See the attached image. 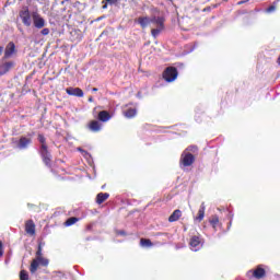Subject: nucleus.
Instances as JSON below:
<instances>
[{
	"label": "nucleus",
	"mask_w": 280,
	"mask_h": 280,
	"mask_svg": "<svg viewBox=\"0 0 280 280\" xmlns=\"http://www.w3.org/2000/svg\"><path fill=\"white\" fill-rule=\"evenodd\" d=\"M38 141L42 144L40 147V156L43 159V162L47 167H51V153H49V150L47 149V144L45 143L46 139L45 136L38 135Z\"/></svg>",
	"instance_id": "nucleus-1"
},
{
	"label": "nucleus",
	"mask_w": 280,
	"mask_h": 280,
	"mask_svg": "<svg viewBox=\"0 0 280 280\" xmlns=\"http://www.w3.org/2000/svg\"><path fill=\"white\" fill-rule=\"evenodd\" d=\"M165 19L163 16H153L152 24L156 26V28H152L151 34L153 38H156L161 31L165 27L164 25Z\"/></svg>",
	"instance_id": "nucleus-2"
},
{
	"label": "nucleus",
	"mask_w": 280,
	"mask_h": 280,
	"mask_svg": "<svg viewBox=\"0 0 280 280\" xmlns=\"http://www.w3.org/2000/svg\"><path fill=\"white\" fill-rule=\"evenodd\" d=\"M166 82H174L178 78V70L175 67H168L163 72Z\"/></svg>",
	"instance_id": "nucleus-3"
},
{
	"label": "nucleus",
	"mask_w": 280,
	"mask_h": 280,
	"mask_svg": "<svg viewBox=\"0 0 280 280\" xmlns=\"http://www.w3.org/2000/svg\"><path fill=\"white\" fill-rule=\"evenodd\" d=\"M194 161H196V158L191 153H187L184 151L180 156V165L183 167H189L194 165Z\"/></svg>",
	"instance_id": "nucleus-4"
},
{
	"label": "nucleus",
	"mask_w": 280,
	"mask_h": 280,
	"mask_svg": "<svg viewBox=\"0 0 280 280\" xmlns=\"http://www.w3.org/2000/svg\"><path fill=\"white\" fill-rule=\"evenodd\" d=\"M33 24L36 30H43L45 27V19L38 14V12H33L32 14Z\"/></svg>",
	"instance_id": "nucleus-5"
},
{
	"label": "nucleus",
	"mask_w": 280,
	"mask_h": 280,
	"mask_svg": "<svg viewBox=\"0 0 280 280\" xmlns=\"http://www.w3.org/2000/svg\"><path fill=\"white\" fill-rule=\"evenodd\" d=\"M190 249L195 253H198L200 248H202V241L200 240V236H192L189 242Z\"/></svg>",
	"instance_id": "nucleus-6"
},
{
	"label": "nucleus",
	"mask_w": 280,
	"mask_h": 280,
	"mask_svg": "<svg viewBox=\"0 0 280 280\" xmlns=\"http://www.w3.org/2000/svg\"><path fill=\"white\" fill-rule=\"evenodd\" d=\"M20 18L22 19V23L26 26L30 27L32 25V15L30 14V10L25 9L20 12Z\"/></svg>",
	"instance_id": "nucleus-7"
},
{
	"label": "nucleus",
	"mask_w": 280,
	"mask_h": 280,
	"mask_svg": "<svg viewBox=\"0 0 280 280\" xmlns=\"http://www.w3.org/2000/svg\"><path fill=\"white\" fill-rule=\"evenodd\" d=\"M31 143H32L31 138L21 137L20 140L16 143V148H19V150H27V148H30Z\"/></svg>",
	"instance_id": "nucleus-8"
},
{
	"label": "nucleus",
	"mask_w": 280,
	"mask_h": 280,
	"mask_svg": "<svg viewBox=\"0 0 280 280\" xmlns=\"http://www.w3.org/2000/svg\"><path fill=\"white\" fill-rule=\"evenodd\" d=\"M66 93L68 95H72L73 97H84V91L80 88H68L66 89Z\"/></svg>",
	"instance_id": "nucleus-9"
},
{
	"label": "nucleus",
	"mask_w": 280,
	"mask_h": 280,
	"mask_svg": "<svg viewBox=\"0 0 280 280\" xmlns=\"http://www.w3.org/2000/svg\"><path fill=\"white\" fill-rule=\"evenodd\" d=\"M248 277H250V275H253V277H255V279H262V277H266V270L264 268H261L260 266H258L256 268V270H249L247 272Z\"/></svg>",
	"instance_id": "nucleus-10"
},
{
	"label": "nucleus",
	"mask_w": 280,
	"mask_h": 280,
	"mask_svg": "<svg viewBox=\"0 0 280 280\" xmlns=\"http://www.w3.org/2000/svg\"><path fill=\"white\" fill-rule=\"evenodd\" d=\"M25 231L28 235H36V224H34L33 220L26 221Z\"/></svg>",
	"instance_id": "nucleus-11"
},
{
	"label": "nucleus",
	"mask_w": 280,
	"mask_h": 280,
	"mask_svg": "<svg viewBox=\"0 0 280 280\" xmlns=\"http://www.w3.org/2000/svg\"><path fill=\"white\" fill-rule=\"evenodd\" d=\"M16 51V46L13 42L9 43L4 50V58H10Z\"/></svg>",
	"instance_id": "nucleus-12"
},
{
	"label": "nucleus",
	"mask_w": 280,
	"mask_h": 280,
	"mask_svg": "<svg viewBox=\"0 0 280 280\" xmlns=\"http://www.w3.org/2000/svg\"><path fill=\"white\" fill-rule=\"evenodd\" d=\"M12 67H14V62L12 61L0 63V75H5V73L12 69Z\"/></svg>",
	"instance_id": "nucleus-13"
},
{
	"label": "nucleus",
	"mask_w": 280,
	"mask_h": 280,
	"mask_svg": "<svg viewBox=\"0 0 280 280\" xmlns=\"http://www.w3.org/2000/svg\"><path fill=\"white\" fill-rule=\"evenodd\" d=\"M207 207L205 206V202L200 205V208L198 210V215L195 218L198 222H202L205 220V211Z\"/></svg>",
	"instance_id": "nucleus-14"
},
{
	"label": "nucleus",
	"mask_w": 280,
	"mask_h": 280,
	"mask_svg": "<svg viewBox=\"0 0 280 280\" xmlns=\"http://www.w3.org/2000/svg\"><path fill=\"white\" fill-rule=\"evenodd\" d=\"M109 197H110V195L108 192H100L96 196V203L102 205V203L106 202V200H108Z\"/></svg>",
	"instance_id": "nucleus-15"
},
{
	"label": "nucleus",
	"mask_w": 280,
	"mask_h": 280,
	"mask_svg": "<svg viewBox=\"0 0 280 280\" xmlns=\"http://www.w3.org/2000/svg\"><path fill=\"white\" fill-rule=\"evenodd\" d=\"M138 23L142 27V30H145V27H148V25H150V23H152V18L151 19L148 16L139 18Z\"/></svg>",
	"instance_id": "nucleus-16"
},
{
	"label": "nucleus",
	"mask_w": 280,
	"mask_h": 280,
	"mask_svg": "<svg viewBox=\"0 0 280 280\" xmlns=\"http://www.w3.org/2000/svg\"><path fill=\"white\" fill-rule=\"evenodd\" d=\"M180 215H183V212L177 209L175 210L168 218V222H178L180 220Z\"/></svg>",
	"instance_id": "nucleus-17"
},
{
	"label": "nucleus",
	"mask_w": 280,
	"mask_h": 280,
	"mask_svg": "<svg viewBox=\"0 0 280 280\" xmlns=\"http://www.w3.org/2000/svg\"><path fill=\"white\" fill-rule=\"evenodd\" d=\"M89 128L92 132H100V130H102V124H100V121L97 120H93L92 122H90Z\"/></svg>",
	"instance_id": "nucleus-18"
},
{
	"label": "nucleus",
	"mask_w": 280,
	"mask_h": 280,
	"mask_svg": "<svg viewBox=\"0 0 280 280\" xmlns=\"http://www.w3.org/2000/svg\"><path fill=\"white\" fill-rule=\"evenodd\" d=\"M110 117H112L110 114L106 110H102L98 113L100 121H104V122L110 121Z\"/></svg>",
	"instance_id": "nucleus-19"
},
{
	"label": "nucleus",
	"mask_w": 280,
	"mask_h": 280,
	"mask_svg": "<svg viewBox=\"0 0 280 280\" xmlns=\"http://www.w3.org/2000/svg\"><path fill=\"white\" fill-rule=\"evenodd\" d=\"M125 117H127V119H132V117L137 116V109L136 108H129L126 112H124Z\"/></svg>",
	"instance_id": "nucleus-20"
},
{
	"label": "nucleus",
	"mask_w": 280,
	"mask_h": 280,
	"mask_svg": "<svg viewBox=\"0 0 280 280\" xmlns=\"http://www.w3.org/2000/svg\"><path fill=\"white\" fill-rule=\"evenodd\" d=\"M38 258L33 259L31 267H30V271L32 275H34V272H36V270H38Z\"/></svg>",
	"instance_id": "nucleus-21"
},
{
	"label": "nucleus",
	"mask_w": 280,
	"mask_h": 280,
	"mask_svg": "<svg viewBox=\"0 0 280 280\" xmlns=\"http://www.w3.org/2000/svg\"><path fill=\"white\" fill-rule=\"evenodd\" d=\"M140 246H142V248H150L152 246V241L148 238H141Z\"/></svg>",
	"instance_id": "nucleus-22"
},
{
	"label": "nucleus",
	"mask_w": 280,
	"mask_h": 280,
	"mask_svg": "<svg viewBox=\"0 0 280 280\" xmlns=\"http://www.w3.org/2000/svg\"><path fill=\"white\" fill-rule=\"evenodd\" d=\"M80 219L75 218V217H71L66 221V226H73V224H75V222H79Z\"/></svg>",
	"instance_id": "nucleus-23"
},
{
	"label": "nucleus",
	"mask_w": 280,
	"mask_h": 280,
	"mask_svg": "<svg viewBox=\"0 0 280 280\" xmlns=\"http://www.w3.org/2000/svg\"><path fill=\"white\" fill-rule=\"evenodd\" d=\"M210 224L215 230V226H218V224H220V218H218V215H213L210 220Z\"/></svg>",
	"instance_id": "nucleus-24"
},
{
	"label": "nucleus",
	"mask_w": 280,
	"mask_h": 280,
	"mask_svg": "<svg viewBox=\"0 0 280 280\" xmlns=\"http://www.w3.org/2000/svg\"><path fill=\"white\" fill-rule=\"evenodd\" d=\"M39 266H49V260L44 257H36Z\"/></svg>",
	"instance_id": "nucleus-25"
},
{
	"label": "nucleus",
	"mask_w": 280,
	"mask_h": 280,
	"mask_svg": "<svg viewBox=\"0 0 280 280\" xmlns=\"http://www.w3.org/2000/svg\"><path fill=\"white\" fill-rule=\"evenodd\" d=\"M78 152H81V154L84 156V159H86L88 161L91 159V154L89 152H86L85 150H83L82 148H78L77 149Z\"/></svg>",
	"instance_id": "nucleus-26"
},
{
	"label": "nucleus",
	"mask_w": 280,
	"mask_h": 280,
	"mask_svg": "<svg viewBox=\"0 0 280 280\" xmlns=\"http://www.w3.org/2000/svg\"><path fill=\"white\" fill-rule=\"evenodd\" d=\"M20 280H30V275L27 273V271L22 270L20 272Z\"/></svg>",
	"instance_id": "nucleus-27"
},
{
	"label": "nucleus",
	"mask_w": 280,
	"mask_h": 280,
	"mask_svg": "<svg viewBox=\"0 0 280 280\" xmlns=\"http://www.w3.org/2000/svg\"><path fill=\"white\" fill-rule=\"evenodd\" d=\"M275 10H277V7L270 5L269 8L266 9V12H267L268 14H270V13L275 12Z\"/></svg>",
	"instance_id": "nucleus-28"
},
{
	"label": "nucleus",
	"mask_w": 280,
	"mask_h": 280,
	"mask_svg": "<svg viewBox=\"0 0 280 280\" xmlns=\"http://www.w3.org/2000/svg\"><path fill=\"white\" fill-rule=\"evenodd\" d=\"M36 257H43V247L38 245V249L36 252Z\"/></svg>",
	"instance_id": "nucleus-29"
},
{
	"label": "nucleus",
	"mask_w": 280,
	"mask_h": 280,
	"mask_svg": "<svg viewBox=\"0 0 280 280\" xmlns=\"http://www.w3.org/2000/svg\"><path fill=\"white\" fill-rule=\"evenodd\" d=\"M42 36H49V28H43L40 31Z\"/></svg>",
	"instance_id": "nucleus-30"
},
{
	"label": "nucleus",
	"mask_w": 280,
	"mask_h": 280,
	"mask_svg": "<svg viewBox=\"0 0 280 280\" xmlns=\"http://www.w3.org/2000/svg\"><path fill=\"white\" fill-rule=\"evenodd\" d=\"M0 257H3V243L0 241Z\"/></svg>",
	"instance_id": "nucleus-31"
},
{
	"label": "nucleus",
	"mask_w": 280,
	"mask_h": 280,
	"mask_svg": "<svg viewBox=\"0 0 280 280\" xmlns=\"http://www.w3.org/2000/svg\"><path fill=\"white\" fill-rule=\"evenodd\" d=\"M187 150H189L190 152H196L198 150V148L196 147H189Z\"/></svg>",
	"instance_id": "nucleus-32"
},
{
	"label": "nucleus",
	"mask_w": 280,
	"mask_h": 280,
	"mask_svg": "<svg viewBox=\"0 0 280 280\" xmlns=\"http://www.w3.org/2000/svg\"><path fill=\"white\" fill-rule=\"evenodd\" d=\"M106 1H107V3H110V5H113V4L117 3L118 0H106Z\"/></svg>",
	"instance_id": "nucleus-33"
},
{
	"label": "nucleus",
	"mask_w": 280,
	"mask_h": 280,
	"mask_svg": "<svg viewBox=\"0 0 280 280\" xmlns=\"http://www.w3.org/2000/svg\"><path fill=\"white\" fill-rule=\"evenodd\" d=\"M117 235H126V232L125 231H118Z\"/></svg>",
	"instance_id": "nucleus-34"
},
{
	"label": "nucleus",
	"mask_w": 280,
	"mask_h": 280,
	"mask_svg": "<svg viewBox=\"0 0 280 280\" xmlns=\"http://www.w3.org/2000/svg\"><path fill=\"white\" fill-rule=\"evenodd\" d=\"M3 54V47L0 46V56Z\"/></svg>",
	"instance_id": "nucleus-35"
},
{
	"label": "nucleus",
	"mask_w": 280,
	"mask_h": 280,
	"mask_svg": "<svg viewBox=\"0 0 280 280\" xmlns=\"http://www.w3.org/2000/svg\"><path fill=\"white\" fill-rule=\"evenodd\" d=\"M93 93H97V88L92 89Z\"/></svg>",
	"instance_id": "nucleus-36"
},
{
	"label": "nucleus",
	"mask_w": 280,
	"mask_h": 280,
	"mask_svg": "<svg viewBox=\"0 0 280 280\" xmlns=\"http://www.w3.org/2000/svg\"><path fill=\"white\" fill-rule=\"evenodd\" d=\"M88 102H93V96H90V97L88 98Z\"/></svg>",
	"instance_id": "nucleus-37"
},
{
	"label": "nucleus",
	"mask_w": 280,
	"mask_h": 280,
	"mask_svg": "<svg viewBox=\"0 0 280 280\" xmlns=\"http://www.w3.org/2000/svg\"><path fill=\"white\" fill-rule=\"evenodd\" d=\"M242 3H246V1H240V2H238V5H242Z\"/></svg>",
	"instance_id": "nucleus-38"
},
{
	"label": "nucleus",
	"mask_w": 280,
	"mask_h": 280,
	"mask_svg": "<svg viewBox=\"0 0 280 280\" xmlns=\"http://www.w3.org/2000/svg\"><path fill=\"white\" fill-rule=\"evenodd\" d=\"M106 8H108V5H107V4H104V5H103V9L106 10Z\"/></svg>",
	"instance_id": "nucleus-39"
}]
</instances>
